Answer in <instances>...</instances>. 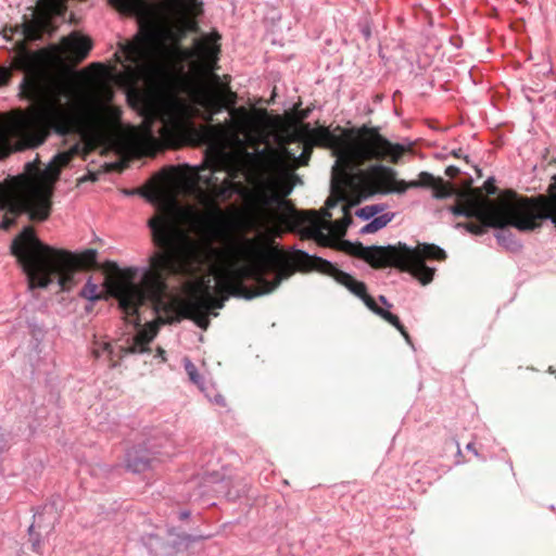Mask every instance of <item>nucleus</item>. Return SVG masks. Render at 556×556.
Segmentation results:
<instances>
[{
  "mask_svg": "<svg viewBox=\"0 0 556 556\" xmlns=\"http://www.w3.org/2000/svg\"><path fill=\"white\" fill-rule=\"evenodd\" d=\"M147 226L154 245V251L149 257V267L143 269L140 282L128 281L122 285L116 293L119 309L125 319L135 327L140 326V306L162 301L167 288V276L211 266L217 256V251L210 243L184 251L182 237L166 212L149 218Z\"/></svg>",
  "mask_w": 556,
  "mask_h": 556,
  "instance_id": "nucleus-1",
  "label": "nucleus"
},
{
  "mask_svg": "<svg viewBox=\"0 0 556 556\" xmlns=\"http://www.w3.org/2000/svg\"><path fill=\"white\" fill-rule=\"evenodd\" d=\"M24 77L20 84L22 97L35 108L38 118L39 138L43 143L53 132L60 137L77 134L80 122L75 108L70 103V93L49 75L45 55L39 51H26L18 60Z\"/></svg>",
  "mask_w": 556,
  "mask_h": 556,
  "instance_id": "nucleus-2",
  "label": "nucleus"
},
{
  "mask_svg": "<svg viewBox=\"0 0 556 556\" xmlns=\"http://www.w3.org/2000/svg\"><path fill=\"white\" fill-rule=\"evenodd\" d=\"M10 251L26 275L29 289H45L56 281L61 290L75 283V275L97 266V250L80 254L55 249L38 239L31 227H24L12 241Z\"/></svg>",
  "mask_w": 556,
  "mask_h": 556,
  "instance_id": "nucleus-3",
  "label": "nucleus"
},
{
  "mask_svg": "<svg viewBox=\"0 0 556 556\" xmlns=\"http://www.w3.org/2000/svg\"><path fill=\"white\" fill-rule=\"evenodd\" d=\"M344 245L349 254L367 262L371 267H394L407 271L422 285L432 281L435 270L426 265V258L441 261L446 257L443 249L428 243L418 244L414 249L402 242L387 247H365L361 242L345 241Z\"/></svg>",
  "mask_w": 556,
  "mask_h": 556,
  "instance_id": "nucleus-4",
  "label": "nucleus"
},
{
  "mask_svg": "<svg viewBox=\"0 0 556 556\" xmlns=\"http://www.w3.org/2000/svg\"><path fill=\"white\" fill-rule=\"evenodd\" d=\"M294 265L280 252H273L254 267L235 266L233 278L238 281L253 279L257 290L249 292L242 283L230 285V278H225V285L230 288L231 295L252 300L256 296L268 294L279 287L282 280L288 279L294 273Z\"/></svg>",
  "mask_w": 556,
  "mask_h": 556,
  "instance_id": "nucleus-5",
  "label": "nucleus"
},
{
  "mask_svg": "<svg viewBox=\"0 0 556 556\" xmlns=\"http://www.w3.org/2000/svg\"><path fill=\"white\" fill-rule=\"evenodd\" d=\"M404 152V146L389 141L380 135L378 128L364 125L358 129L356 138L342 146L338 160L351 168H357L372 160L397 163Z\"/></svg>",
  "mask_w": 556,
  "mask_h": 556,
  "instance_id": "nucleus-6",
  "label": "nucleus"
},
{
  "mask_svg": "<svg viewBox=\"0 0 556 556\" xmlns=\"http://www.w3.org/2000/svg\"><path fill=\"white\" fill-rule=\"evenodd\" d=\"M52 194L53 189L49 186H33L18 192L0 182V210L12 215L2 219L0 228L10 229L22 214H27L34 222L46 220L50 215Z\"/></svg>",
  "mask_w": 556,
  "mask_h": 556,
  "instance_id": "nucleus-7",
  "label": "nucleus"
},
{
  "mask_svg": "<svg viewBox=\"0 0 556 556\" xmlns=\"http://www.w3.org/2000/svg\"><path fill=\"white\" fill-rule=\"evenodd\" d=\"M371 172L374 174H379V186H375L369 182H365L362 180L358 186V200L363 201L376 194H390L397 193L404 194L408 188L410 187V181L399 180L396 178L397 172L382 164H376L371 166Z\"/></svg>",
  "mask_w": 556,
  "mask_h": 556,
  "instance_id": "nucleus-8",
  "label": "nucleus"
},
{
  "mask_svg": "<svg viewBox=\"0 0 556 556\" xmlns=\"http://www.w3.org/2000/svg\"><path fill=\"white\" fill-rule=\"evenodd\" d=\"M59 520L60 511L54 500L36 510L33 523L28 527V536L33 552L42 554V543L53 533Z\"/></svg>",
  "mask_w": 556,
  "mask_h": 556,
  "instance_id": "nucleus-9",
  "label": "nucleus"
},
{
  "mask_svg": "<svg viewBox=\"0 0 556 556\" xmlns=\"http://www.w3.org/2000/svg\"><path fill=\"white\" fill-rule=\"evenodd\" d=\"M156 336L155 329H140L136 334H128L127 337L119 339L117 351L110 344L104 343L103 352H105L112 362L110 365L112 368L117 366V362L113 361L115 356L119 358L125 357L129 354H143L150 352L149 344L154 340Z\"/></svg>",
  "mask_w": 556,
  "mask_h": 556,
  "instance_id": "nucleus-10",
  "label": "nucleus"
},
{
  "mask_svg": "<svg viewBox=\"0 0 556 556\" xmlns=\"http://www.w3.org/2000/svg\"><path fill=\"white\" fill-rule=\"evenodd\" d=\"M315 262L321 264V270L331 276L338 283L344 286L351 293L362 299L366 306L374 308L375 300L367 293V287L363 281L356 280L350 274L339 269L331 262L315 257Z\"/></svg>",
  "mask_w": 556,
  "mask_h": 556,
  "instance_id": "nucleus-11",
  "label": "nucleus"
},
{
  "mask_svg": "<svg viewBox=\"0 0 556 556\" xmlns=\"http://www.w3.org/2000/svg\"><path fill=\"white\" fill-rule=\"evenodd\" d=\"M128 59L136 65H150L156 58L154 35L149 29L140 28L134 42L128 45Z\"/></svg>",
  "mask_w": 556,
  "mask_h": 556,
  "instance_id": "nucleus-12",
  "label": "nucleus"
},
{
  "mask_svg": "<svg viewBox=\"0 0 556 556\" xmlns=\"http://www.w3.org/2000/svg\"><path fill=\"white\" fill-rule=\"evenodd\" d=\"M214 292L215 286L213 285V278L211 275H206L187 302V309L190 314L201 315L204 313L213 299Z\"/></svg>",
  "mask_w": 556,
  "mask_h": 556,
  "instance_id": "nucleus-13",
  "label": "nucleus"
},
{
  "mask_svg": "<svg viewBox=\"0 0 556 556\" xmlns=\"http://www.w3.org/2000/svg\"><path fill=\"white\" fill-rule=\"evenodd\" d=\"M156 458L143 446H134L126 453V467L135 473L143 472L153 467Z\"/></svg>",
  "mask_w": 556,
  "mask_h": 556,
  "instance_id": "nucleus-14",
  "label": "nucleus"
},
{
  "mask_svg": "<svg viewBox=\"0 0 556 556\" xmlns=\"http://www.w3.org/2000/svg\"><path fill=\"white\" fill-rule=\"evenodd\" d=\"M109 3L125 15L144 18L150 13L148 0H109Z\"/></svg>",
  "mask_w": 556,
  "mask_h": 556,
  "instance_id": "nucleus-15",
  "label": "nucleus"
},
{
  "mask_svg": "<svg viewBox=\"0 0 556 556\" xmlns=\"http://www.w3.org/2000/svg\"><path fill=\"white\" fill-rule=\"evenodd\" d=\"M62 43L74 58L79 60L86 59L91 49L89 38L75 31L64 37Z\"/></svg>",
  "mask_w": 556,
  "mask_h": 556,
  "instance_id": "nucleus-16",
  "label": "nucleus"
},
{
  "mask_svg": "<svg viewBox=\"0 0 556 556\" xmlns=\"http://www.w3.org/2000/svg\"><path fill=\"white\" fill-rule=\"evenodd\" d=\"M494 210V207L484 211L482 210V214H479L477 216H473L479 220V223H458L456 225L457 228L464 227L467 229V231L473 233V235H483L488 231L489 228H492L490 225V216L491 212Z\"/></svg>",
  "mask_w": 556,
  "mask_h": 556,
  "instance_id": "nucleus-17",
  "label": "nucleus"
},
{
  "mask_svg": "<svg viewBox=\"0 0 556 556\" xmlns=\"http://www.w3.org/2000/svg\"><path fill=\"white\" fill-rule=\"evenodd\" d=\"M375 314L379 315L381 318H383L386 321L394 326L401 334L405 338L406 342L412 344L410 337L408 332L406 331L404 325L401 323L400 318L389 312L388 309L381 308L375 303L374 308H370Z\"/></svg>",
  "mask_w": 556,
  "mask_h": 556,
  "instance_id": "nucleus-18",
  "label": "nucleus"
},
{
  "mask_svg": "<svg viewBox=\"0 0 556 556\" xmlns=\"http://www.w3.org/2000/svg\"><path fill=\"white\" fill-rule=\"evenodd\" d=\"M394 217L393 213H386L379 216H376L370 219L365 226L362 227L361 233H374L383 227H386Z\"/></svg>",
  "mask_w": 556,
  "mask_h": 556,
  "instance_id": "nucleus-19",
  "label": "nucleus"
},
{
  "mask_svg": "<svg viewBox=\"0 0 556 556\" xmlns=\"http://www.w3.org/2000/svg\"><path fill=\"white\" fill-rule=\"evenodd\" d=\"M258 203L261 207V214L265 216L270 206L282 204V198L273 190L266 189L260 194Z\"/></svg>",
  "mask_w": 556,
  "mask_h": 556,
  "instance_id": "nucleus-20",
  "label": "nucleus"
},
{
  "mask_svg": "<svg viewBox=\"0 0 556 556\" xmlns=\"http://www.w3.org/2000/svg\"><path fill=\"white\" fill-rule=\"evenodd\" d=\"M384 210H386L384 204H371V205H366V206L357 210L355 214L357 217H359L364 220H369V219L376 217V215L380 214Z\"/></svg>",
  "mask_w": 556,
  "mask_h": 556,
  "instance_id": "nucleus-21",
  "label": "nucleus"
},
{
  "mask_svg": "<svg viewBox=\"0 0 556 556\" xmlns=\"http://www.w3.org/2000/svg\"><path fill=\"white\" fill-rule=\"evenodd\" d=\"M184 367H185V370H186L190 381L192 383H194L195 386H198L199 388H202L203 387V378L199 374L197 366L188 357L184 358Z\"/></svg>",
  "mask_w": 556,
  "mask_h": 556,
  "instance_id": "nucleus-22",
  "label": "nucleus"
},
{
  "mask_svg": "<svg viewBox=\"0 0 556 556\" xmlns=\"http://www.w3.org/2000/svg\"><path fill=\"white\" fill-rule=\"evenodd\" d=\"M206 169L207 168L205 166L200 169L197 175L198 181L206 187H218L219 179L215 176V169H210L208 173H204Z\"/></svg>",
  "mask_w": 556,
  "mask_h": 556,
  "instance_id": "nucleus-23",
  "label": "nucleus"
},
{
  "mask_svg": "<svg viewBox=\"0 0 556 556\" xmlns=\"http://www.w3.org/2000/svg\"><path fill=\"white\" fill-rule=\"evenodd\" d=\"M448 211L455 216H464L467 218H472L477 216L478 213L482 214V208L477 206L462 207L460 205H451L448 206Z\"/></svg>",
  "mask_w": 556,
  "mask_h": 556,
  "instance_id": "nucleus-24",
  "label": "nucleus"
},
{
  "mask_svg": "<svg viewBox=\"0 0 556 556\" xmlns=\"http://www.w3.org/2000/svg\"><path fill=\"white\" fill-rule=\"evenodd\" d=\"M80 296L91 302L102 299V294L98 292V286L91 281V277L80 291Z\"/></svg>",
  "mask_w": 556,
  "mask_h": 556,
  "instance_id": "nucleus-25",
  "label": "nucleus"
},
{
  "mask_svg": "<svg viewBox=\"0 0 556 556\" xmlns=\"http://www.w3.org/2000/svg\"><path fill=\"white\" fill-rule=\"evenodd\" d=\"M440 186L433 188L432 197L438 200L450 199L454 195L453 187L450 184H444L439 179Z\"/></svg>",
  "mask_w": 556,
  "mask_h": 556,
  "instance_id": "nucleus-26",
  "label": "nucleus"
},
{
  "mask_svg": "<svg viewBox=\"0 0 556 556\" xmlns=\"http://www.w3.org/2000/svg\"><path fill=\"white\" fill-rule=\"evenodd\" d=\"M71 156L66 153H60L54 156L53 162L49 164V169L53 172L55 177L60 175L61 167L70 163Z\"/></svg>",
  "mask_w": 556,
  "mask_h": 556,
  "instance_id": "nucleus-27",
  "label": "nucleus"
},
{
  "mask_svg": "<svg viewBox=\"0 0 556 556\" xmlns=\"http://www.w3.org/2000/svg\"><path fill=\"white\" fill-rule=\"evenodd\" d=\"M342 211L344 212V216L332 223L336 227V232L339 236H344L348 227L353 222L352 216L346 212L345 207H342Z\"/></svg>",
  "mask_w": 556,
  "mask_h": 556,
  "instance_id": "nucleus-28",
  "label": "nucleus"
},
{
  "mask_svg": "<svg viewBox=\"0 0 556 556\" xmlns=\"http://www.w3.org/2000/svg\"><path fill=\"white\" fill-rule=\"evenodd\" d=\"M435 180L434 176L428 172H421L419 174V180H410L412 188H422L432 185Z\"/></svg>",
  "mask_w": 556,
  "mask_h": 556,
  "instance_id": "nucleus-29",
  "label": "nucleus"
},
{
  "mask_svg": "<svg viewBox=\"0 0 556 556\" xmlns=\"http://www.w3.org/2000/svg\"><path fill=\"white\" fill-rule=\"evenodd\" d=\"M494 182L495 179L493 177L488 178L486 181L484 182V190L490 195H493L497 192V188Z\"/></svg>",
  "mask_w": 556,
  "mask_h": 556,
  "instance_id": "nucleus-30",
  "label": "nucleus"
},
{
  "mask_svg": "<svg viewBox=\"0 0 556 556\" xmlns=\"http://www.w3.org/2000/svg\"><path fill=\"white\" fill-rule=\"evenodd\" d=\"M311 260V255L303 251H295L294 254V263L298 265H302V263H306Z\"/></svg>",
  "mask_w": 556,
  "mask_h": 556,
  "instance_id": "nucleus-31",
  "label": "nucleus"
},
{
  "mask_svg": "<svg viewBox=\"0 0 556 556\" xmlns=\"http://www.w3.org/2000/svg\"><path fill=\"white\" fill-rule=\"evenodd\" d=\"M140 194L151 204L159 202V198L154 192H140Z\"/></svg>",
  "mask_w": 556,
  "mask_h": 556,
  "instance_id": "nucleus-32",
  "label": "nucleus"
},
{
  "mask_svg": "<svg viewBox=\"0 0 556 556\" xmlns=\"http://www.w3.org/2000/svg\"><path fill=\"white\" fill-rule=\"evenodd\" d=\"M459 173H460V169L454 165H450L445 169V174L451 178L456 177Z\"/></svg>",
  "mask_w": 556,
  "mask_h": 556,
  "instance_id": "nucleus-33",
  "label": "nucleus"
},
{
  "mask_svg": "<svg viewBox=\"0 0 556 556\" xmlns=\"http://www.w3.org/2000/svg\"><path fill=\"white\" fill-rule=\"evenodd\" d=\"M451 154L455 157H458V159H464L467 163L469 162V156L468 155H464L463 154V150L462 149H456V150H453L451 152Z\"/></svg>",
  "mask_w": 556,
  "mask_h": 556,
  "instance_id": "nucleus-34",
  "label": "nucleus"
},
{
  "mask_svg": "<svg viewBox=\"0 0 556 556\" xmlns=\"http://www.w3.org/2000/svg\"><path fill=\"white\" fill-rule=\"evenodd\" d=\"M362 34H363L364 38L366 40H368L371 37L370 27L368 25H364V27L362 28Z\"/></svg>",
  "mask_w": 556,
  "mask_h": 556,
  "instance_id": "nucleus-35",
  "label": "nucleus"
},
{
  "mask_svg": "<svg viewBox=\"0 0 556 556\" xmlns=\"http://www.w3.org/2000/svg\"><path fill=\"white\" fill-rule=\"evenodd\" d=\"M165 354H166V352H165V350H164V349H162V348H157V350H156V355H155V356L161 357V358H162V362H165V361H166V358H165Z\"/></svg>",
  "mask_w": 556,
  "mask_h": 556,
  "instance_id": "nucleus-36",
  "label": "nucleus"
},
{
  "mask_svg": "<svg viewBox=\"0 0 556 556\" xmlns=\"http://www.w3.org/2000/svg\"><path fill=\"white\" fill-rule=\"evenodd\" d=\"M8 447L7 441L3 435H0V453H2Z\"/></svg>",
  "mask_w": 556,
  "mask_h": 556,
  "instance_id": "nucleus-37",
  "label": "nucleus"
},
{
  "mask_svg": "<svg viewBox=\"0 0 556 556\" xmlns=\"http://www.w3.org/2000/svg\"><path fill=\"white\" fill-rule=\"evenodd\" d=\"M466 448H467L468 451L472 452L476 456H478V452H477V450H476V447H475V444H473V443H471V442H470V443H468V444L466 445Z\"/></svg>",
  "mask_w": 556,
  "mask_h": 556,
  "instance_id": "nucleus-38",
  "label": "nucleus"
},
{
  "mask_svg": "<svg viewBox=\"0 0 556 556\" xmlns=\"http://www.w3.org/2000/svg\"><path fill=\"white\" fill-rule=\"evenodd\" d=\"M146 101L148 102V105H150V106L155 105V99H153L152 96H146Z\"/></svg>",
  "mask_w": 556,
  "mask_h": 556,
  "instance_id": "nucleus-39",
  "label": "nucleus"
},
{
  "mask_svg": "<svg viewBox=\"0 0 556 556\" xmlns=\"http://www.w3.org/2000/svg\"><path fill=\"white\" fill-rule=\"evenodd\" d=\"M197 324L202 327V328H205L206 327V324L207 321L205 320L204 317H200L198 320H197Z\"/></svg>",
  "mask_w": 556,
  "mask_h": 556,
  "instance_id": "nucleus-40",
  "label": "nucleus"
},
{
  "mask_svg": "<svg viewBox=\"0 0 556 556\" xmlns=\"http://www.w3.org/2000/svg\"><path fill=\"white\" fill-rule=\"evenodd\" d=\"M379 300L381 303H383L387 307H391L392 305L387 301L384 295H380Z\"/></svg>",
  "mask_w": 556,
  "mask_h": 556,
  "instance_id": "nucleus-41",
  "label": "nucleus"
},
{
  "mask_svg": "<svg viewBox=\"0 0 556 556\" xmlns=\"http://www.w3.org/2000/svg\"><path fill=\"white\" fill-rule=\"evenodd\" d=\"M189 516H190V513L187 511V510H184V511L179 513V518L180 519H187V518H189Z\"/></svg>",
  "mask_w": 556,
  "mask_h": 556,
  "instance_id": "nucleus-42",
  "label": "nucleus"
},
{
  "mask_svg": "<svg viewBox=\"0 0 556 556\" xmlns=\"http://www.w3.org/2000/svg\"><path fill=\"white\" fill-rule=\"evenodd\" d=\"M326 204L328 207H334L337 205V201L328 199Z\"/></svg>",
  "mask_w": 556,
  "mask_h": 556,
  "instance_id": "nucleus-43",
  "label": "nucleus"
},
{
  "mask_svg": "<svg viewBox=\"0 0 556 556\" xmlns=\"http://www.w3.org/2000/svg\"><path fill=\"white\" fill-rule=\"evenodd\" d=\"M245 156H247V159H248V160H250V161H252V160H254V159H255V154H254V153H252V152H248V151L245 152Z\"/></svg>",
  "mask_w": 556,
  "mask_h": 556,
  "instance_id": "nucleus-44",
  "label": "nucleus"
},
{
  "mask_svg": "<svg viewBox=\"0 0 556 556\" xmlns=\"http://www.w3.org/2000/svg\"><path fill=\"white\" fill-rule=\"evenodd\" d=\"M224 401H225V399L222 395H217L215 397V402L218 403V404H224Z\"/></svg>",
  "mask_w": 556,
  "mask_h": 556,
  "instance_id": "nucleus-45",
  "label": "nucleus"
},
{
  "mask_svg": "<svg viewBox=\"0 0 556 556\" xmlns=\"http://www.w3.org/2000/svg\"><path fill=\"white\" fill-rule=\"evenodd\" d=\"M291 191H292V186L288 187V188L285 190L283 195H288V194H290V193H291Z\"/></svg>",
  "mask_w": 556,
  "mask_h": 556,
  "instance_id": "nucleus-46",
  "label": "nucleus"
},
{
  "mask_svg": "<svg viewBox=\"0 0 556 556\" xmlns=\"http://www.w3.org/2000/svg\"><path fill=\"white\" fill-rule=\"evenodd\" d=\"M215 306H216L217 308H222V307L224 306V300L218 301V302L215 304Z\"/></svg>",
  "mask_w": 556,
  "mask_h": 556,
  "instance_id": "nucleus-47",
  "label": "nucleus"
},
{
  "mask_svg": "<svg viewBox=\"0 0 556 556\" xmlns=\"http://www.w3.org/2000/svg\"><path fill=\"white\" fill-rule=\"evenodd\" d=\"M235 172H237V169H231L229 175H231L233 178H237L238 177V173H235Z\"/></svg>",
  "mask_w": 556,
  "mask_h": 556,
  "instance_id": "nucleus-48",
  "label": "nucleus"
},
{
  "mask_svg": "<svg viewBox=\"0 0 556 556\" xmlns=\"http://www.w3.org/2000/svg\"><path fill=\"white\" fill-rule=\"evenodd\" d=\"M307 116H308V112H304L302 115L303 118H306Z\"/></svg>",
  "mask_w": 556,
  "mask_h": 556,
  "instance_id": "nucleus-49",
  "label": "nucleus"
},
{
  "mask_svg": "<svg viewBox=\"0 0 556 556\" xmlns=\"http://www.w3.org/2000/svg\"><path fill=\"white\" fill-rule=\"evenodd\" d=\"M136 191L132 190V191H126V194H134Z\"/></svg>",
  "mask_w": 556,
  "mask_h": 556,
  "instance_id": "nucleus-50",
  "label": "nucleus"
},
{
  "mask_svg": "<svg viewBox=\"0 0 556 556\" xmlns=\"http://www.w3.org/2000/svg\"><path fill=\"white\" fill-rule=\"evenodd\" d=\"M258 153H260L261 155H264L265 150H264V149H263V150H260V151H258Z\"/></svg>",
  "mask_w": 556,
  "mask_h": 556,
  "instance_id": "nucleus-51",
  "label": "nucleus"
}]
</instances>
